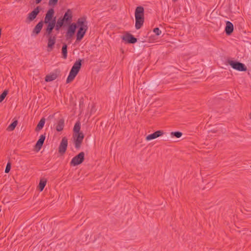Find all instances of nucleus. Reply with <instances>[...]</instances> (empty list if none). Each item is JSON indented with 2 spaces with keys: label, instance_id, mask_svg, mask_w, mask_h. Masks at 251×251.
I'll return each mask as SVG.
<instances>
[{
  "label": "nucleus",
  "instance_id": "obj_1",
  "mask_svg": "<svg viewBox=\"0 0 251 251\" xmlns=\"http://www.w3.org/2000/svg\"><path fill=\"white\" fill-rule=\"evenodd\" d=\"M54 10L53 8L50 9L46 13L44 24L47 25L45 32L44 35H50L52 34V32L55 28L56 24V17H54Z\"/></svg>",
  "mask_w": 251,
  "mask_h": 251
},
{
  "label": "nucleus",
  "instance_id": "obj_2",
  "mask_svg": "<svg viewBox=\"0 0 251 251\" xmlns=\"http://www.w3.org/2000/svg\"><path fill=\"white\" fill-rule=\"evenodd\" d=\"M75 24L78 28L76 33V41H79L82 39L88 28L86 17H82L78 18Z\"/></svg>",
  "mask_w": 251,
  "mask_h": 251
},
{
  "label": "nucleus",
  "instance_id": "obj_3",
  "mask_svg": "<svg viewBox=\"0 0 251 251\" xmlns=\"http://www.w3.org/2000/svg\"><path fill=\"white\" fill-rule=\"evenodd\" d=\"M135 28L140 29L144 22V9L141 6H137L135 11Z\"/></svg>",
  "mask_w": 251,
  "mask_h": 251
},
{
  "label": "nucleus",
  "instance_id": "obj_4",
  "mask_svg": "<svg viewBox=\"0 0 251 251\" xmlns=\"http://www.w3.org/2000/svg\"><path fill=\"white\" fill-rule=\"evenodd\" d=\"M228 63L233 69L236 70L241 72L247 70V67L242 63L233 60H228Z\"/></svg>",
  "mask_w": 251,
  "mask_h": 251
},
{
  "label": "nucleus",
  "instance_id": "obj_5",
  "mask_svg": "<svg viewBox=\"0 0 251 251\" xmlns=\"http://www.w3.org/2000/svg\"><path fill=\"white\" fill-rule=\"evenodd\" d=\"M84 152H80L78 154L73 158L70 162L71 166H75L80 164L84 160Z\"/></svg>",
  "mask_w": 251,
  "mask_h": 251
},
{
  "label": "nucleus",
  "instance_id": "obj_6",
  "mask_svg": "<svg viewBox=\"0 0 251 251\" xmlns=\"http://www.w3.org/2000/svg\"><path fill=\"white\" fill-rule=\"evenodd\" d=\"M44 36L46 37L48 39L47 50L48 51H50L53 49L56 43V36L50 34V35H44Z\"/></svg>",
  "mask_w": 251,
  "mask_h": 251
},
{
  "label": "nucleus",
  "instance_id": "obj_7",
  "mask_svg": "<svg viewBox=\"0 0 251 251\" xmlns=\"http://www.w3.org/2000/svg\"><path fill=\"white\" fill-rule=\"evenodd\" d=\"M73 138L75 148L79 149L84 138L83 133L73 134Z\"/></svg>",
  "mask_w": 251,
  "mask_h": 251
},
{
  "label": "nucleus",
  "instance_id": "obj_8",
  "mask_svg": "<svg viewBox=\"0 0 251 251\" xmlns=\"http://www.w3.org/2000/svg\"><path fill=\"white\" fill-rule=\"evenodd\" d=\"M76 28L77 26L75 23H72L69 26L65 35L66 40H68L72 38L75 32Z\"/></svg>",
  "mask_w": 251,
  "mask_h": 251
},
{
  "label": "nucleus",
  "instance_id": "obj_9",
  "mask_svg": "<svg viewBox=\"0 0 251 251\" xmlns=\"http://www.w3.org/2000/svg\"><path fill=\"white\" fill-rule=\"evenodd\" d=\"M121 38L123 40L129 44H134L137 41V39L132 34L126 32L125 35L122 36Z\"/></svg>",
  "mask_w": 251,
  "mask_h": 251
},
{
  "label": "nucleus",
  "instance_id": "obj_10",
  "mask_svg": "<svg viewBox=\"0 0 251 251\" xmlns=\"http://www.w3.org/2000/svg\"><path fill=\"white\" fill-rule=\"evenodd\" d=\"M68 146V139L66 137H63L58 148V151L61 154H64L67 150Z\"/></svg>",
  "mask_w": 251,
  "mask_h": 251
},
{
  "label": "nucleus",
  "instance_id": "obj_11",
  "mask_svg": "<svg viewBox=\"0 0 251 251\" xmlns=\"http://www.w3.org/2000/svg\"><path fill=\"white\" fill-rule=\"evenodd\" d=\"M164 134V132L162 130H157L154 133L148 135L146 137L147 141H150L152 139H154L157 137L162 136Z\"/></svg>",
  "mask_w": 251,
  "mask_h": 251
},
{
  "label": "nucleus",
  "instance_id": "obj_12",
  "mask_svg": "<svg viewBox=\"0 0 251 251\" xmlns=\"http://www.w3.org/2000/svg\"><path fill=\"white\" fill-rule=\"evenodd\" d=\"M40 12L39 7H37L28 15L27 18L30 21L34 20Z\"/></svg>",
  "mask_w": 251,
  "mask_h": 251
},
{
  "label": "nucleus",
  "instance_id": "obj_13",
  "mask_svg": "<svg viewBox=\"0 0 251 251\" xmlns=\"http://www.w3.org/2000/svg\"><path fill=\"white\" fill-rule=\"evenodd\" d=\"M45 134H42L40 136V138L37 141L35 145V148L36 149H37L38 151H39L42 148L45 141Z\"/></svg>",
  "mask_w": 251,
  "mask_h": 251
},
{
  "label": "nucleus",
  "instance_id": "obj_14",
  "mask_svg": "<svg viewBox=\"0 0 251 251\" xmlns=\"http://www.w3.org/2000/svg\"><path fill=\"white\" fill-rule=\"evenodd\" d=\"M73 17L72 12L71 9H69L65 12L63 17L61 19H62L64 22H70L72 21Z\"/></svg>",
  "mask_w": 251,
  "mask_h": 251
},
{
  "label": "nucleus",
  "instance_id": "obj_15",
  "mask_svg": "<svg viewBox=\"0 0 251 251\" xmlns=\"http://www.w3.org/2000/svg\"><path fill=\"white\" fill-rule=\"evenodd\" d=\"M43 25L44 22L43 21H41L40 22H39L33 28L32 31V34H35L36 35L38 34L40 32L43 27Z\"/></svg>",
  "mask_w": 251,
  "mask_h": 251
},
{
  "label": "nucleus",
  "instance_id": "obj_16",
  "mask_svg": "<svg viewBox=\"0 0 251 251\" xmlns=\"http://www.w3.org/2000/svg\"><path fill=\"white\" fill-rule=\"evenodd\" d=\"M233 31V25L229 21L226 22L225 32L228 35H230Z\"/></svg>",
  "mask_w": 251,
  "mask_h": 251
},
{
  "label": "nucleus",
  "instance_id": "obj_17",
  "mask_svg": "<svg viewBox=\"0 0 251 251\" xmlns=\"http://www.w3.org/2000/svg\"><path fill=\"white\" fill-rule=\"evenodd\" d=\"M78 73L75 71H74L72 69L71 70L69 75L67 78L66 82L67 83L72 81L76 76Z\"/></svg>",
  "mask_w": 251,
  "mask_h": 251
},
{
  "label": "nucleus",
  "instance_id": "obj_18",
  "mask_svg": "<svg viewBox=\"0 0 251 251\" xmlns=\"http://www.w3.org/2000/svg\"><path fill=\"white\" fill-rule=\"evenodd\" d=\"M64 127V119L63 118L60 119L56 124L55 127L56 130L57 131H62Z\"/></svg>",
  "mask_w": 251,
  "mask_h": 251
},
{
  "label": "nucleus",
  "instance_id": "obj_19",
  "mask_svg": "<svg viewBox=\"0 0 251 251\" xmlns=\"http://www.w3.org/2000/svg\"><path fill=\"white\" fill-rule=\"evenodd\" d=\"M81 62L82 60L80 59L76 60L74 63L71 69L78 73L81 66Z\"/></svg>",
  "mask_w": 251,
  "mask_h": 251
},
{
  "label": "nucleus",
  "instance_id": "obj_20",
  "mask_svg": "<svg viewBox=\"0 0 251 251\" xmlns=\"http://www.w3.org/2000/svg\"><path fill=\"white\" fill-rule=\"evenodd\" d=\"M57 77V75L56 73H52L47 75L45 77V81L50 82L55 80Z\"/></svg>",
  "mask_w": 251,
  "mask_h": 251
},
{
  "label": "nucleus",
  "instance_id": "obj_21",
  "mask_svg": "<svg viewBox=\"0 0 251 251\" xmlns=\"http://www.w3.org/2000/svg\"><path fill=\"white\" fill-rule=\"evenodd\" d=\"M45 119L44 118H42L40 121H39V123L38 124L37 126L36 127L35 130L36 131H39L41 129L43 128L44 127V126L45 124Z\"/></svg>",
  "mask_w": 251,
  "mask_h": 251
},
{
  "label": "nucleus",
  "instance_id": "obj_22",
  "mask_svg": "<svg viewBox=\"0 0 251 251\" xmlns=\"http://www.w3.org/2000/svg\"><path fill=\"white\" fill-rule=\"evenodd\" d=\"M80 123L79 121L77 122L74 127V134L76 133H83L82 132H80Z\"/></svg>",
  "mask_w": 251,
  "mask_h": 251
},
{
  "label": "nucleus",
  "instance_id": "obj_23",
  "mask_svg": "<svg viewBox=\"0 0 251 251\" xmlns=\"http://www.w3.org/2000/svg\"><path fill=\"white\" fill-rule=\"evenodd\" d=\"M64 21L61 19V18H59L57 21L56 22L55 28L56 30H59L60 28L63 25Z\"/></svg>",
  "mask_w": 251,
  "mask_h": 251
},
{
  "label": "nucleus",
  "instance_id": "obj_24",
  "mask_svg": "<svg viewBox=\"0 0 251 251\" xmlns=\"http://www.w3.org/2000/svg\"><path fill=\"white\" fill-rule=\"evenodd\" d=\"M46 183H47V180L46 179L42 178L40 180L39 185H38V188H39V190H40V191L41 192L43 190L45 186L46 185Z\"/></svg>",
  "mask_w": 251,
  "mask_h": 251
},
{
  "label": "nucleus",
  "instance_id": "obj_25",
  "mask_svg": "<svg viewBox=\"0 0 251 251\" xmlns=\"http://www.w3.org/2000/svg\"><path fill=\"white\" fill-rule=\"evenodd\" d=\"M62 54L64 59H66L67 57V45L66 44H63L62 48Z\"/></svg>",
  "mask_w": 251,
  "mask_h": 251
},
{
  "label": "nucleus",
  "instance_id": "obj_26",
  "mask_svg": "<svg viewBox=\"0 0 251 251\" xmlns=\"http://www.w3.org/2000/svg\"><path fill=\"white\" fill-rule=\"evenodd\" d=\"M18 124V121L17 120L14 121L12 122L7 127V130L8 131L13 130Z\"/></svg>",
  "mask_w": 251,
  "mask_h": 251
},
{
  "label": "nucleus",
  "instance_id": "obj_27",
  "mask_svg": "<svg viewBox=\"0 0 251 251\" xmlns=\"http://www.w3.org/2000/svg\"><path fill=\"white\" fill-rule=\"evenodd\" d=\"M182 135V133L180 131L172 132L171 135L172 137H176V138H180Z\"/></svg>",
  "mask_w": 251,
  "mask_h": 251
},
{
  "label": "nucleus",
  "instance_id": "obj_28",
  "mask_svg": "<svg viewBox=\"0 0 251 251\" xmlns=\"http://www.w3.org/2000/svg\"><path fill=\"white\" fill-rule=\"evenodd\" d=\"M8 94V90H5L0 95V102H2Z\"/></svg>",
  "mask_w": 251,
  "mask_h": 251
},
{
  "label": "nucleus",
  "instance_id": "obj_29",
  "mask_svg": "<svg viewBox=\"0 0 251 251\" xmlns=\"http://www.w3.org/2000/svg\"><path fill=\"white\" fill-rule=\"evenodd\" d=\"M11 169V163L8 162L6 165L5 169V173H8L10 170Z\"/></svg>",
  "mask_w": 251,
  "mask_h": 251
},
{
  "label": "nucleus",
  "instance_id": "obj_30",
  "mask_svg": "<svg viewBox=\"0 0 251 251\" xmlns=\"http://www.w3.org/2000/svg\"><path fill=\"white\" fill-rule=\"evenodd\" d=\"M58 0H50L49 1V5L50 6L55 5L57 4Z\"/></svg>",
  "mask_w": 251,
  "mask_h": 251
},
{
  "label": "nucleus",
  "instance_id": "obj_31",
  "mask_svg": "<svg viewBox=\"0 0 251 251\" xmlns=\"http://www.w3.org/2000/svg\"><path fill=\"white\" fill-rule=\"evenodd\" d=\"M153 31L155 33V34L157 36L160 35V34L161 33V31L158 27L154 28Z\"/></svg>",
  "mask_w": 251,
  "mask_h": 251
},
{
  "label": "nucleus",
  "instance_id": "obj_32",
  "mask_svg": "<svg viewBox=\"0 0 251 251\" xmlns=\"http://www.w3.org/2000/svg\"><path fill=\"white\" fill-rule=\"evenodd\" d=\"M42 0H35L36 3V4H38V3H39L40 2H41V1Z\"/></svg>",
  "mask_w": 251,
  "mask_h": 251
},
{
  "label": "nucleus",
  "instance_id": "obj_33",
  "mask_svg": "<svg viewBox=\"0 0 251 251\" xmlns=\"http://www.w3.org/2000/svg\"><path fill=\"white\" fill-rule=\"evenodd\" d=\"M250 119L251 120V113L249 115Z\"/></svg>",
  "mask_w": 251,
  "mask_h": 251
}]
</instances>
